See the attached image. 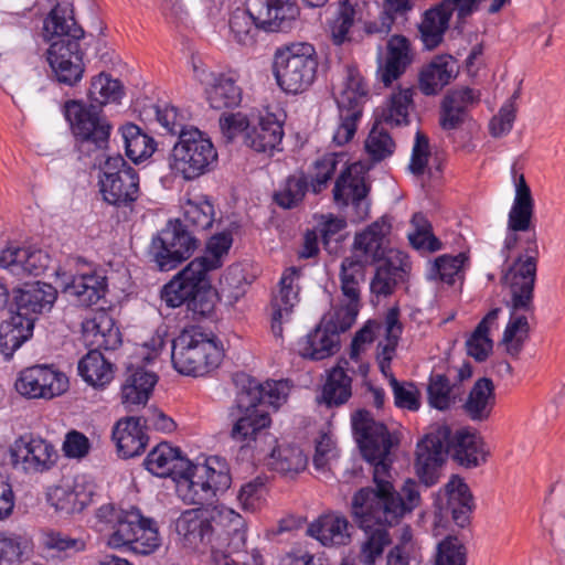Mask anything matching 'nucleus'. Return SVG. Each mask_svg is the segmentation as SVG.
Segmentation results:
<instances>
[{"label": "nucleus", "instance_id": "obj_64", "mask_svg": "<svg viewBox=\"0 0 565 565\" xmlns=\"http://www.w3.org/2000/svg\"><path fill=\"white\" fill-rule=\"evenodd\" d=\"M429 157V139L422 131H417L412 149L411 162L408 166L409 171L416 177L423 175L426 171Z\"/></svg>", "mask_w": 565, "mask_h": 565}, {"label": "nucleus", "instance_id": "obj_36", "mask_svg": "<svg viewBox=\"0 0 565 565\" xmlns=\"http://www.w3.org/2000/svg\"><path fill=\"white\" fill-rule=\"evenodd\" d=\"M349 364V361L342 360L328 373L322 386L321 402L330 408L345 404L352 396V379L347 372L355 371Z\"/></svg>", "mask_w": 565, "mask_h": 565}, {"label": "nucleus", "instance_id": "obj_17", "mask_svg": "<svg viewBox=\"0 0 565 565\" xmlns=\"http://www.w3.org/2000/svg\"><path fill=\"white\" fill-rule=\"evenodd\" d=\"M366 95L367 87L360 73L354 67H348L343 82L334 93L339 125L333 134V141L338 146L345 145L354 137Z\"/></svg>", "mask_w": 565, "mask_h": 565}, {"label": "nucleus", "instance_id": "obj_38", "mask_svg": "<svg viewBox=\"0 0 565 565\" xmlns=\"http://www.w3.org/2000/svg\"><path fill=\"white\" fill-rule=\"evenodd\" d=\"M189 459L181 455L179 448H173L167 443L154 447L146 457L145 468L157 477H172L180 475V471L188 466Z\"/></svg>", "mask_w": 565, "mask_h": 565}, {"label": "nucleus", "instance_id": "obj_42", "mask_svg": "<svg viewBox=\"0 0 565 565\" xmlns=\"http://www.w3.org/2000/svg\"><path fill=\"white\" fill-rule=\"evenodd\" d=\"M33 319L24 318L13 312L9 319L0 324V352L6 360L33 334Z\"/></svg>", "mask_w": 565, "mask_h": 565}, {"label": "nucleus", "instance_id": "obj_51", "mask_svg": "<svg viewBox=\"0 0 565 565\" xmlns=\"http://www.w3.org/2000/svg\"><path fill=\"white\" fill-rule=\"evenodd\" d=\"M405 267V264L395 265L392 260H386L379 266L370 284L371 292L376 297L392 295L397 284L404 279Z\"/></svg>", "mask_w": 565, "mask_h": 565}, {"label": "nucleus", "instance_id": "obj_6", "mask_svg": "<svg viewBox=\"0 0 565 565\" xmlns=\"http://www.w3.org/2000/svg\"><path fill=\"white\" fill-rule=\"evenodd\" d=\"M82 331L84 343L90 349L78 362V374L87 384L104 387L114 379V366L102 350H116L121 344L120 331L105 311L83 321Z\"/></svg>", "mask_w": 565, "mask_h": 565}, {"label": "nucleus", "instance_id": "obj_43", "mask_svg": "<svg viewBox=\"0 0 565 565\" xmlns=\"http://www.w3.org/2000/svg\"><path fill=\"white\" fill-rule=\"evenodd\" d=\"M411 63L409 43L405 36L394 35L387 43V57L377 70L380 81L390 86L397 79Z\"/></svg>", "mask_w": 565, "mask_h": 565}, {"label": "nucleus", "instance_id": "obj_24", "mask_svg": "<svg viewBox=\"0 0 565 565\" xmlns=\"http://www.w3.org/2000/svg\"><path fill=\"white\" fill-rule=\"evenodd\" d=\"M50 262V255L34 246H9L0 252V266L20 278L42 275Z\"/></svg>", "mask_w": 565, "mask_h": 565}, {"label": "nucleus", "instance_id": "obj_58", "mask_svg": "<svg viewBox=\"0 0 565 565\" xmlns=\"http://www.w3.org/2000/svg\"><path fill=\"white\" fill-rule=\"evenodd\" d=\"M411 224L414 231L408 234V239L414 248L428 252L440 249L441 243L433 234L431 225L424 214L415 213Z\"/></svg>", "mask_w": 565, "mask_h": 565}, {"label": "nucleus", "instance_id": "obj_14", "mask_svg": "<svg viewBox=\"0 0 565 565\" xmlns=\"http://www.w3.org/2000/svg\"><path fill=\"white\" fill-rule=\"evenodd\" d=\"M524 244L522 253L503 270L501 282L510 290V308L533 312L534 287L540 255L536 234L533 232Z\"/></svg>", "mask_w": 565, "mask_h": 565}, {"label": "nucleus", "instance_id": "obj_4", "mask_svg": "<svg viewBox=\"0 0 565 565\" xmlns=\"http://www.w3.org/2000/svg\"><path fill=\"white\" fill-rule=\"evenodd\" d=\"M447 454L460 466L476 468L486 462L489 451L476 431L461 428L452 433L446 425L437 426L417 445L416 470L426 487L437 482Z\"/></svg>", "mask_w": 565, "mask_h": 565}, {"label": "nucleus", "instance_id": "obj_47", "mask_svg": "<svg viewBox=\"0 0 565 565\" xmlns=\"http://www.w3.org/2000/svg\"><path fill=\"white\" fill-rule=\"evenodd\" d=\"M500 308H493L478 323L475 331L466 342L467 353L478 362H483L492 351L493 342L489 338V331L497 323Z\"/></svg>", "mask_w": 565, "mask_h": 565}, {"label": "nucleus", "instance_id": "obj_22", "mask_svg": "<svg viewBox=\"0 0 565 565\" xmlns=\"http://www.w3.org/2000/svg\"><path fill=\"white\" fill-rule=\"evenodd\" d=\"M68 388V379L49 365H33L20 372L15 390L28 398L51 399Z\"/></svg>", "mask_w": 565, "mask_h": 565}, {"label": "nucleus", "instance_id": "obj_32", "mask_svg": "<svg viewBox=\"0 0 565 565\" xmlns=\"http://www.w3.org/2000/svg\"><path fill=\"white\" fill-rule=\"evenodd\" d=\"M113 439L116 441L119 455L126 459L139 456L148 444L141 419L135 416L117 422L113 429Z\"/></svg>", "mask_w": 565, "mask_h": 565}, {"label": "nucleus", "instance_id": "obj_31", "mask_svg": "<svg viewBox=\"0 0 565 565\" xmlns=\"http://www.w3.org/2000/svg\"><path fill=\"white\" fill-rule=\"evenodd\" d=\"M348 519L339 513H327L309 524L307 534L323 546L347 545L351 541Z\"/></svg>", "mask_w": 565, "mask_h": 565}, {"label": "nucleus", "instance_id": "obj_19", "mask_svg": "<svg viewBox=\"0 0 565 565\" xmlns=\"http://www.w3.org/2000/svg\"><path fill=\"white\" fill-rule=\"evenodd\" d=\"M196 247V237L180 218L169 221L151 244L153 262L161 271L178 267L192 256Z\"/></svg>", "mask_w": 565, "mask_h": 565}, {"label": "nucleus", "instance_id": "obj_61", "mask_svg": "<svg viewBox=\"0 0 565 565\" xmlns=\"http://www.w3.org/2000/svg\"><path fill=\"white\" fill-rule=\"evenodd\" d=\"M308 189L303 175H290L285 184L274 194L275 202L284 209H292L302 201Z\"/></svg>", "mask_w": 565, "mask_h": 565}, {"label": "nucleus", "instance_id": "obj_5", "mask_svg": "<svg viewBox=\"0 0 565 565\" xmlns=\"http://www.w3.org/2000/svg\"><path fill=\"white\" fill-rule=\"evenodd\" d=\"M99 531L107 537V545L115 550L127 548L137 554L149 555L161 545L156 522L141 514L137 508L117 509L108 503L96 511Z\"/></svg>", "mask_w": 565, "mask_h": 565}, {"label": "nucleus", "instance_id": "obj_40", "mask_svg": "<svg viewBox=\"0 0 565 565\" xmlns=\"http://www.w3.org/2000/svg\"><path fill=\"white\" fill-rule=\"evenodd\" d=\"M455 61L450 55L431 60L419 74V89L427 96L438 94L456 76Z\"/></svg>", "mask_w": 565, "mask_h": 565}, {"label": "nucleus", "instance_id": "obj_13", "mask_svg": "<svg viewBox=\"0 0 565 565\" xmlns=\"http://www.w3.org/2000/svg\"><path fill=\"white\" fill-rule=\"evenodd\" d=\"M318 56L313 45L292 43L276 50L273 73L278 86L288 94H300L315 82Z\"/></svg>", "mask_w": 565, "mask_h": 565}, {"label": "nucleus", "instance_id": "obj_52", "mask_svg": "<svg viewBox=\"0 0 565 565\" xmlns=\"http://www.w3.org/2000/svg\"><path fill=\"white\" fill-rule=\"evenodd\" d=\"M233 244V234L230 230H224L210 237L206 244L205 254L193 260H199L204 265V274L207 276L210 270L220 268L223 265V257L228 254Z\"/></svg>", "mask_w": 565, "mask_h": 565}, {"label": "nucleus", "instance_id": "obj_59", "mask_svg": "<svg viewBox=\"0 0 565 565\" xmlns=\"http://www.w3.org/2000/svg\"><path fill=\"white\" fill-rule=\"evenodd\" d=\"M467 260L468 257L465 253H459L456 256L441 255L434 262L429 278L439 279L446 284L452 285L455 277H460Z\"/></svg>", "mask_w": 565, "mask_h": 565}, {"label": "nucleus", "instance_id": "obj_2", "mask_svg": "<svg viewBox=\"0 0 565 565\" xmlns=\"http://www.w3.org/2000/svg\"><path fill=\"white\" fill-rule=\"evenodd\" d=\"M175 531L190 548H209L215 565H263L258 552L245 551V521L232 509H221L217 519L201 508L185 510L175 521Z\"/></svg>", "mask_w": 565, "mask_h": 565}, {"label": "nucleus", "instance_id": "obj_8", "mask_svg": "<svg viewBox=\"0 0 565 565\" xmlns=\"http://www.w3.org/2000/svg\"><path fill=\"white\" fill-rule=\"evenodd\" d=\"M353 437L362 457L373 466L372 490L396 491L391 481V449L397 443L385 424L375 420L366 409H358L351 415Z\"/></svg>", "mask_w": 565, "mask_h": 565}, {"label": "nucleus", "instance_id": "obj_56", "mask_svg": "<svg viewBox=\"0 0 565 565\" xmlns=\"http://www.w3.org/2000/svg\"><path fill=\"white\" fill-rule=\"evenodd\" d=\"M383 125L376 120L365 140L366 153L373 162L391 157L396 148L395 141Z\"/></svg>", "mask_w": 565, "mask_h": 565}, {"label": "nucleus", "instance_id": "obj_62", "mask_svg": "<svg viewBox=\"0 0 565 565\" xmlns=\"http://www.w3.org/2000/svg\"><path fill=\"white\" fill-rule=\"evenodd\" d=\"M466 547L457 536L448 535L438 543L436 565H466Z\"/></svg>", "mask_w": 565, "mask_h": 565}, {"label": "nucleus", "instance_id": "obj_27", "mask_svg": "<svg viewBox=\"0 0 565 565\" xmlns=\"http://www.w3.org/2000/svg\"><path fill=\"white\" fill-rule=\"evenodd\" d=\"M57 298L56 289L45 282L35 281L26 284L23 288L17 290L14 296L15 313L32 318L33 323L36 315L50 311Z\"/></svg>", "mask_w": 565, "mask_h": 565}, {"label": "nucleus", "instance_id": "obj_25", "mask_svg": "<svg viewBox=\"0 0 565 565\" xmlns=\"http://www.w3.org/2000/svg\"><path fill=\"white\" fill-rule=\"evenodd\" d=\"M363 267L352 260L343 259L341 263V291L342 300L334 312L337 319H342V330H349L354 323L361 306V290L358 275H362Z\"/></svg>", "mask_w": 565, "mask_h": 565}, {"label": "nucleus", "instance_id": "obj_48", "mask_svg": "<svg viewBox=\"0 0 565 565\" xmlns=\"http://www.w3.org/2000/svg\"><path fill=\"white\" fill-rule=\"evenodd\" d=\"M268 451H270L268 466L282 475H297L305 470L308 462L307 457L297 446L286 445L276 448L273 445Z\"/></svg>", "mask_w": 565, "mask_h": 565}, {"label": "nucleus", "instance_id": "obj_11", "mask_svg": "<svg viewBox=\"0 0 565 565\" xmlns=\"http://www.w3.org/2000/svg\"><path fill=\"white\" fill-rule=\"evenodd\" d=\"M183 501L191 504L211 503L218 492L226 491L232 478L226 461L220 457H209L204 462L188 461L174 479Z\"/></svg>", "mask_w": 565, "mask_h": 565}, {"label": "nucleus", "instance_id": "obj_35", "mask_svg": "<svg viewBox=\"0 0 565 565\" xmlns=\"http://www.w3.org/2000/svg\"><path fill=\"white\" fill-rule=\"evenodd\" d=\"M354 169L355 167H349L341 172L333 188V199L338 204L349 205L351 203L356 209H361L359 215L363 217L366 215V207L362 209V205H364L370 189L363 175L353 174Z\"/></svg>", "mask_w": 565, "mask_h": 565}, {"label": "nucleus", "instance_id": "obj_9", "mask_svg": "<svg viewBox=\"0 0 565 565\" xmlns=\"http://www.w3.org/2000/svg\"><path fill=\"white\" fill-rule=\"evenodd\" d=\"M222 356L217 338L199 326L184 328L172 341V364L184 375L202 376L217 367Z\"/></svg>", "mask_w": 565, "mask_h": 565}, {"label": "nucleus", "instance_id": "obj_45", "mask_svg": "<svg viewBox=\"0 0 565 565\" xmlns=\"http://www.w3.org/2000/svg\"><path fill=\"white\" fill-rule=\"evenodd\" d=\"M413 88L393 93L385 106L377 109L376 120L390 127L408 124L409 108L413 104Z\"/></svg>", "mask_w": 565, "mask_h": 565}, {"label": "nucleus", "instance_id": "obj_1", "mask_svg": "<svg viewBox=\"0 0 565 565\" xmlns=\"http://www.w3.org/2000/svg\"><path fill=\"white\" fill-rule=\"evenodd\" d=\"M420 494L416 481L408 479L401 491L386 492L365 487L358 490L351 500V515L364 532L359 561L362 565H375L391 545L392 539L386 526L397 523L419 505Z\"/></svg>", "mask_w": 565, "mask_h": 565}, {"label": "nucleus", "instance_id": "obj_41", "mask_svg": "<svg viewBox=\"0 0 565 565\" xmlns=\"http://www.w3.org/2000/svg\"><path fill=\"white\" fill-rule=\"evenodd\" d=\"M445 495L447 498L446 512L451 514L458 526L465 527L469 523L473 508V499L468 486L458 476H452L445 486Z\"/></svg>", "mask_w": 565, "mask_h": 565}, {"label": "nucleus", "instance_id": "obj_53", "mask_svg": "<svg viewBox=\"0 0 565 565\" xmlns=\"http://www.w3.org/2000/svg\"><path fill=\"white\" fill-rule=\"evenodd\" d=\"M300 269L290 267L286 269L279 281V291L274 296L273 309H280L289 316L294 306L298 302Z\"/></svg>", "mask_w": 565, "mask_h": 565}, {"label": "nucleus", "instance_id": "obj_63", "mask_svg": "<svg viewBox=\"0 0 565 565\" xmlns=\"http://www.w3.org/2000/svg\"><path fill=\"white\" fill-rule=\"evenodd\" d=\"M24 12L6 13L1 20L2 38L12 45H19L21 40L28 35V23L24 20Z\"/></svg>", "mask_w": 565, "mask_h": 565}, {"label": "nucleus", "instance_id": "obj_12", "mask_svg": "<svg viewBox=\"0 0 565 565\" xmlns=\"http://www.w3.org/2000/svg\"><path fill=\"white\" fill-rule=\"evenodd\" d=\"M175 177L193 181L211 172L217 163V151L210 137L195 127L180 134L168 159Z\"/></svg>", "mask_w": 565, "mask_h": 565}, {"label": "nucleus", "instance_id": "obj_7", "mask_svg": "<svg viewBox=\"0 0 565 565\" xmlns=\"http://www.w3.org/2000/svg\"><path fill=\"white\" fill-rule=\"evenodd\" d=\"M299 15L296 0H246L245 9H236L230 29L242 45H253L259 30L285 32Z\"/></svg>", "mask_w": 565, "mask_h": 565}, {"label": "nucleus", "instance_id": "obj_20", "mask_svg": "<svg viewBox=\"0 0 565 565\" xmlns=\"http://www.w3.org/2000/svg\"><path fill=\"white\" fill-rule=\"evenodd\" d=\"M9 459L14 470L36 475L49 471L55 465L57 452L46 439L25 434L10 445Z\"/></svg>", "mask_w": 565, "mask_h": 565}, {"label": "nucleus", "instance_id": "obj_33", "mask_svg": "<svg viewBox=\"0 0 565 565\" xmlns=\"http://www.w3.org/2000/svg\"><path fill=\"white\" fill-rule=\"evenodd\" d=\"M385 223L374 222L365 231L355 235L354 255L345 259L364 267L380 260L384 256L383 239L385 236Z\"/></svg>", "mask_w": 565, "mask_h": 565}, {"label": "nucleus", "instance_id": "obj_60", "mask_svg": "<svg viewBox=\"0 0 565 565\" xmlns=\"http://www.w3.org/2000/svg\"><path fill=\"white\" fill-rule=\"evenodd\" d=\"M358 1L340 0L338 15L331 25L333 42L338 45L350 40L349 32L355 21Z\"/></svg>", "mask_w": 565, "mask_h": 565}, {"label": "nucleus", "instance_id": "obj_44", "mask_svg": "<svg viewBox=\"0 0 565 565\" xmlns=\"http://www.w3.org/2000/svg\"><path fill=\"white\" fill-rule=\"evenodd\" d=\"M210 106L216 110L237 107L242 102V89L228 74L213 75V82L205 89Z\"/></svg>", "mask_w": 565, "mask_h": 565}, {"label": "nucleus", "instance_id": "obj_23", "mask_svg": "<svg viewBox=\"0 0 565 565\" xmlns=\"http://www.w3.org/2000/svg\"><path fill=\"white\" fill-rule=\"evenodd\" d=\"M342 319L334 315L328 321L322 320L312 331L297 342L298 353L312 361H321L334 355L340 349Z\"/></svg>", "mask_w": 565, "mask_h": 565}, {"label": "nucleus", "instance_id": "obj_50", "mask_svg": "<svg viewBox=\"0 0 565 565\" xmlns=\"http://www.w3.org/2000/svg\"><path fill=\"white\" fill-rule=\"evenodd\" d=\"M428 403L438 411L449 409L457 399V383L449 375L431 373L427 385Z\"/></svg>", "mask_w": 565, "mask_h": 565}, {"label": "nucleus", "instance_id": "obj_37", "mask_svg": "<svg viewBox=\"0 0 565 565\" xmlns=\"http://www.w3.org/2000/svg\"><path fill=\"white\" fill-rule=\"evenodd\" d=\"M214 221L213 201L204 194H189L182 204L181 222L183 225L195 234L211 228Z\"/></svg>", "mask_w": 565, "mask_h": 565}, {"label": "nucleus", "instance_id": "obj_49", "mask_svg": "<svg viewBox=\"0 0 565 565\" xmlns=\"http://www.w3.org/2000/svg\"><path fill=\"white\" fill-rule=\"evenodd\" d=\"M121 135L125 143L126 156L135 163L148 159L156 150V142L153 138L145 134L135 124L124 126Z\"/></svg>", "mask_w": 565, "mask_h": 565}, {"label": "nucleus", "instance_id": "obj_28", "mask_svg": "<svg viewBox=\"0 0 565 565\" xmlns=\"http://www.w3.org/2000/svg\"><path fill=\"white\" fill-rule=\"evenodd\" d=\"M511 175L515 188V196L508 215V230L526 232L532 224L534 199L524 174L518 172L515 163L511 168Z\"/></svg>", "mask_w": 565, "mask_h": 565}, {"label": "nucleus", "instance_id": "obj_30", "mask_svg": "<svg viewBox=\"0 0 565 565\" xmlns=\"http://www.w3.org/2000/svg\"><path fill=\"white\" fill-rule=\"evenodd\" d=\"M96 494V486L84 477L76 478L72 488L58 487L50 493L49 500L56 511L66 514L82 512Z\"/></svg>", "mask_w": 565, "mask_h": 565}, {"label": "nucleus", "instance_id": "obj_55", "mask_svg": "<svg viewBox=\"0 0 565 565\" xmlns=\"http://www.w3.org/2000/svg\"><path fill=\"white\" fill-rule=\"evenodd\" d=\"M518 311L511 308L510 320L502 337V343L512 356L520 354L530 332L527 318L524 315H518Z\"/></svg>", "mask_w": 565, "mask_h": 565}, {"label": "nucleus", "instance_id": "obj_3", "mask_svg": "<svg viewBox=\"0 0 565 565\" xmlns=\"http://www.w3.org/2000/svg\"><path fill=\"white\" fill-rule=\"evenodd\" d=\"M236 381L242 383V390L237 393L236 405L230 413V437L245 456L260 457L277 441L268 431L271 419L267 406L278 407L285 402L288 387L282 381L259 383L246 374L237 375Z\"/></svg>", "mask_w": 565, "mask_h": 565}, {"label": "nucleus", "instance_id": "obj_29", "mask_svg": "<svg viewBox=\"0 0 565 565\" xmlns=\"http://www.w3.org/2000/svg\"><path fill=\"white\" fill-rule=\"evenodd\" d=\"M158 382V375L143 366L130 365L121 386V403L128 412L145 406Z\"/></svg>", "mask_w": 565, "mask_h": 565}, {"label": "nucleus", "instance_id": "obj_54", "mask_svg": "<svg viewBox=\"0 0 565 565\" xmlns=\"http://www.w3.org/2000/svg\"><path fill=\"white\" fill-rule=\"evenodd\" d=\"M124 96V87L118 79L111 78L108 74L100 73L92 79L88 89L90 102L97 104L99 109L108 103H118Z\"/></svg>", "mask_w": 565, "mask_h": 565}, {"label": "nucleus", "instance_id": "obj_46", "mask_svg": "<svg viewBox=\"0 0 565 565\" xmlns=\"http://www.w3.org/2000/svg\"><path fill=\"white\" fill-rule=\"evenodd\" d=\"M58 46L46 50V61L52 70L55 79L66 86H75L83 78L85 65L81 57L74 60H63V54Z\"/></svg>", "mask_w": 565, "mask_h": 565}, {"label": "nucleus", "instance_id": "obj_34", "mask_svg": "<svg viewBox=\"0 0 565 565\" xmlns=\"http://www.w3.org/2000/svg\"><path fill=\"white\" fill-rule=\"evenodd\" d=\"M284 137L282 124L273 114L259 118L245 134V145L256 152L271 154L281 143Z\"/></svg>", "mask_w": 565, "mask_h": 565}, {"label": "nucleus", "instance_id": "obj_10", "mask_svg": "<svg viewBox=\"0 0 565 565\" xmlns=\"http://www.w3.org/2000/svg\"><path fill=\"white\" fill-rule=\"evenodd\" d=\"M65 117L71 124L81 158L92 159L94 166L105 159L111 125L96 105L89 106L70 100L65 104Z\"/></svg>", "mask_w": 565, "mask_h": 565}, {"label": "nucleus", "instance_id": "obj_18", "mask_svg": "<svg viewBox=\"0 0 565 565\" xmlns=\"http://www.w3.org/2000/svg\"><path fill=\"white\" fill-rule=\"evenodd\" d=\"M84 30L79 26L74 17L73 10L67 2L56 3L43 21V39L49 43V49L58 46L63 54V60H74V57H84L82 41Z\"/></svg>", "mask_w": 565, "mask_h": 565}, {"label": "nucleus", "instance_id": "obj_57", "mask_svg": "<svg viewBox=\"0 0 565 565\" xmlns=\"http://www.w3.org/2000/svg\"><path fill=\"white\" fill-rule=\"evenodd\" d=\"M217 299L216 291L211 287L206 278V285L195 289L186 305L188 317L193 320L210 318L214 313Z\"/></svg>", "mask_w": 565, "mask_h": 565}, {"label": "nucleus", "instance_id": "obj_39", "mask_svg": "<svg viewBox=\"0 0 565 565\" xmlns=\"http://www.w3.org/2000/svg\"><path fill=\"white\" fill-rule=\"evenodd\" d=\"M494 405L493 381L489 377H481L471 387L462 408L472 422H484L490 418Z\"/></svg>", "mask_w": 565, "mask_h": 565}, {"label": "nucleus", "instance_id": "obj_16", "mask_svg": "<svg viewBox=\"0 0 565 565\" xmlns=\"http://www.w3.org/2000/svg\"><path fill=\"white\" fill-rule=\"evenodd\" d=\"M98 183L103 200L116 207L131 209L140 195L139 174L121 154L105 158Z\"/></svg>", "mask_w": 565, "mask_h": 565}, {"label": "nucleus", "instance_id": "obj_26", "mask_svg": "<svg viewBox=\"0 0 565 565\" xmlns=\"http://www.w3.org/2000/svg\"><path fill=\"white\" fill-rule=\"evenodd\" d=\"M205 285L204 265L199 260H192L162 288L161 299L170 308L186 306L195 289Z\"/></svg>", "mask_w": 565, "mask_h": 565}, {"label": "nucleus", "instance_id": "obj_15", "mask_svg": "<svg viewBox=\"0 0 565 565\" xmlns=\"http://www.w3.org/2000/svg\"><path fill=\"white\" fill-rule=\"evenodd\" d=\"M64 294L73 297L82 307L97 305L107 292L105 271L81 256H70L65 270L57 271Z\"/></svg>", "mask_w": 565, "mask_h": 565}, {"label": "nucleus", "instance_id": "obj_21", "mask_svg": "<svg viewBox=\"0 0 565 565\" xmlns=\"http://www.w3.org/2000/svg\"><path fill=\"white\" fill-rule=\"evenodd\" d=\"M476 10V0H443L423 14L418 31L427 50H434L444 41L452 13L458 20H465Z\"/></svg>", "mask_w": 565, "mask_h": 565}]
</instances>
